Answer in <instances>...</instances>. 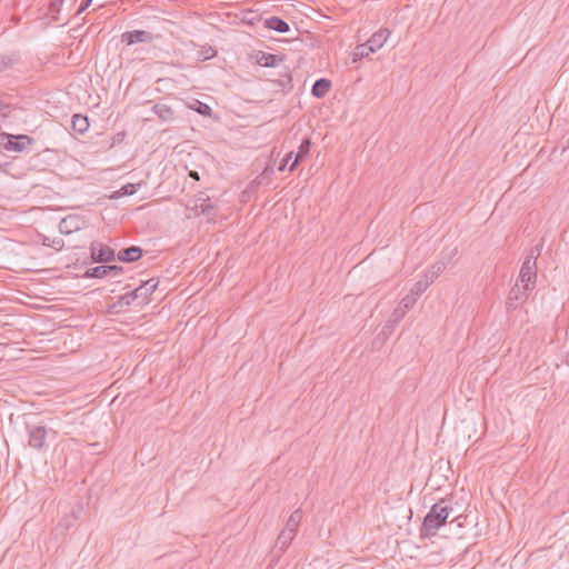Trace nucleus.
Masks as SVG:
<instances>
[{
	"label": "nucleus",
	"mask_w": 569,
	"mask_h": 569,
	"mask_svg": "<svg viewBox=\"0 0 569 569\" xmlns=\"http://www.w3.org/2000/svg\"><path fill=\"white\" fill-rule=\"evenodd\" d=\"M452 512L450 501L441 499L435 503L423 519L420 529L421 537L430 538L437 535L438 530L446 523Z\"/></svg>",
	"instance_id": "nucleus-1"
},
{
	"label": "nucleus",
	"mask_w": 569,
	"mask_h": 569,
	"mask_svg": "<svg viewBox=\"0 0 569 569\" xmlns=\"http://www.w3.org/2000/svg\"><path fill=\"white\" fill-rule=\"evenodd\" d=\"M302 520V510L296 509L288 518L284 528L277 538V545L281 550H286L292 542Z\"/></svg>",
	"instance_id": "nucleus-2"
},
{
	"label": "nucleus",
	"mask_w": 569,
	"mask_h": 569,
	"mask_svg": "<svg viewBox=\"0 0 569 569\" xmlns=\"http://www.w3.org/2000/svg\"><path fill=\"white\" fill-rule=\"evenodd\" d=\"M0 142L7 151L22 152L32 146L33 139L27 134L4 133L1 136Z\"/></svg>",
	"instance_id": "nucleus-3"
},
{
	"label": "nucleus",
	"mask_w": 569,
	"mask_h": 569,
	"mask_svg": "<svg viewBox=\"0 0 569 569\" xmlns=\"http://www.w3.org/2000/svg\"><path fill=\"white\" fill-rule=\"evenodd\" d=\"M537 280V264L535 262V256L529 254L520 268L518 282L525 284L527 289H533Z\"/></svg>",
	"instance_id": "nucleus-4"
},
{
	"label": "nucleus",
	"mask_w": 569,
	"mask_h": 569,
	"mask_svg": "<svg viewBox=\"0 0 569 569\" xmlns=\"http://www.w3.org/2000/svg\"><path fill=\"white\" fill-rule=\"evenodd\" d=\"M532 289H527L525 284L519 283L518 281L516 284L510 289L506 306L508 310H515L518 308L519 305L525 302L529 296V292Z\"/></svg>",
	"instance_id": "nucleus-5"
},
{
	"label": "nucleus",
	"mask_w": 569,
	"mask_h": 569,
	"mask_svg": "<svg viewBox=\"0 0 569 569\" xmlns=\"http://www.w3.org/2000/svg\"><path fill=\"white\" fill-rule=\"evenodd\" d=\"M28 445L36 449L41 450L46 446L47 429L43 426L27 425Z\"/></svg>",
	"instance_id": "nucleus-6"
},
{
	"label": "nucleus",
	"mask_w": 569,
	"mask_h": 569,
	"mask_svg": "<svg viewBox=\"0 0 569 569\" xmlns=\"http://www.w3.org/2000/svg\"><path fill=\"white\" fill-rule=\"evenodd\" d=\"M90 254L93 262H111L116 258V253L112 248L98 241L91 242Z\"/></svg>",
	"instance_id": "nucleus-7"
},
{
	"label": "nucleus",
	"mask_w": 569,
	"mask_h": 569,
	"mask_svg": "<svg viewBox=\"0 0 569 569\" xmlns=\"http://www.w3.org/2000/svg\"><path fill=\"white\" fill-rule=\"evenodd\" d=\"M86 226V220L80 214H69L61 219L59 231L64 234L81 230Z\"/></svg>",
	"instance_id": "nucleus-8"
},
{
	"label": "nucleus",
	"mask_w": 569,
	"mask_h": 569,
	"mask_svg": "<svg viewBox=\"0 0 569 569\" xmlns=\"http://www.w3.org/2000/svg\"><path fill=\"white\" fill-rule=\"evenodd\" d=\"M415 305L416 301H413V298L408 296L403 297L399 306L391 312L388 319V325L392 328L396 327Z\"/></svg>",
	"instance_id": "nucleus-9"
},
{
	"label": "nucleus",
	"mask_w": 569,
	"mask_h": 569,
	"mask_svg": "<svg viewBox=\"0 0 569 569\" xmlns=\"http://www.w3.org/2000/svg\"><path fill=\"white\" fill-rule=\"evenodd\" d=\"M154 39V34L144 30H133L122 34V41L127 42L129 46L139 42H152Z\"/></svg>",
	"instance_id": "nucleus-10"
},
{
	"label": "nucleus",
	"mask_w": 569,
	"mask_h": 569,
	"mask_svg": "<svg viewBox=\"0 0 569 569\" xmlns=\"http://www.w3.org/2000/svg\"><path fill=\"white\" fill-rule=\"evenodd\" d=\"M388 37H389V30L380 29L379 31L375 32L368 39L367 42H368L369 47L371 48V50L373 51V53L383 47Z\"/></svg>",
	"instance_id": "nucleus-11"
},
{
	"label": "nucleus",
	"mask_w": 569,
	"mask_h": 569,
	"mask_svg": "<svg viewBox=\"0 0 569 569\" xmlns=\"http://www.w3.org/2000/svg\"><path fill=\"white\" fill-rule=\"evenodd\" d=\"M447 263L442 260L431 264L422 274V278L428 280L429 284H432L435 280L446 270Z\"/></svg>",
	"instance_id": "nucleus-12"
},
{
	"label": "nucleus",
	"mask_w": 569,
	"mask_h": 569,
	"mask_svg": "<svg viewBox=\"0 0 569 569\" xmlns=\"http://www.w3.org/2000/svg\"><path fill=\"white\" fill-rule=\"evenodd\" d=\"M142 256V249L137 246L122 249L118 252V259L123 262H134Z\"/></svg>",
	"instance_id": "nucleus-13"
},
{
	"label": "nucleus",
	"mask_w": 569,
	"mask_h": 569,
	"mask_svg": "<svg viewBox=\"0 0 569 569\" xmlns=\"http://www.w3.org/2000/svg\"><path fill=\"white\" fill-rule=\"evenodd\" d=\"M330 88H331L330 80L321 78V79H318L315 81V83L311 88V93L316 98H323L325 96H327Z\"/></svg>",
	"instance_id": "nucleus-14"
},
{
	"label": "nucleus",
	"mask_w": 569,
	"mask_h": 569,
	"mask_svg": "<svg viewBox=\"0 0 569 569\" xmlns=\"http://www.w3.org/2000/svg\"><path fill=\"white\" fill-rule=\"evenodd\" d=\"M264 26L268 29L274 30L280 33H286L290 29L289 24L283 19H281L279 17H270V18L266 19Z\"/></svg>",
	"instance_id": "nucleus-15"
},
{
	"label": "nucleus",
	"mask_w": 569,
	"mask_h": 569,
	"mask_svg": "<svg viewBox=\"0 0 569 569\" xmlns=\"http://www.w3.org/2000/svg\"><path fill=\"white\" fill-rule=\"evenodd\" d=\"M311 147V140L309 138H306L302 140V142L299 146L298 152L295 156V160L289 166V170L293 171L299 163L300 160H302L309 152Z\"/></svg>",
	"instance_id": "nucleus-16"
},
{
	"label": "nucleus",
	"mask_w": 569,
	"mask_h": 569,
	"mask_svg": "<svg viewBox=\"0 0 569 569\" xmlns=\"http://www.w3.org/2000/svg\"><path fill=\"white\" fill-rule=\"evenodd\" d=\"M152 111L159 117V119L163 122H169L173 119L172 109L164 103H156L152 107Z\"/></svg>",
	"instance_id": "nucleus-17"
},
{
	"label": "nucleus",
	"mask_w": 569,
	"mask_h": 569,
	"mask_svg": "<svg viewBox=\"0 0 569 569\" xmlns=\"http://www.w3.org/2000/svg\"><path fill=\"white\" fill-rule=\"evenodd\" d=\"M430 287L428 280L421 277L410 289L408 297L413 298V301H418L419 297Z\"/></svg>",
	"instance_id": "nucleus-18"
},
{
	"label": "nucleus",
	"mask_w": 569,
	"mask_h": 569,
	"mask_svg": "<svg viewBox=\"0 0 569 569\" xmlns=\"http://www.w3.org/2000/svg\"><path fill=\"white\" fill-rule=\"evenodd\" d=\"M139 292L141 290H133L131 292H128L119 298L117 302L112 305V309H121L123 307L130 306L136 299L139 298Z\"/></svg>",
	"instance_id": "nucleus-19"
},
{
	"label": "nucleus",
	"mask_w": 569,
	"mask_h": 569,
	"mask_svg": "<svg viewBox=\"0 0 569 569\" xmlns=\"http://www.w3.org/2000/svg\"><path fill=\"white\" fill-rule=\"evenodd\" d=\"M71 124L72 129L78 133H84L89 128L88 118L82 114H73Z\"/></svg>",
	"instance_id": "nucleus-20"
},
{
	"label": "nucleus",
	"mask_w": 569,
	"mask_h": 569,
	"mask_svg": "<svg viewBox=\"0 0 569 569\" xmlns=\"http://www.w3.org/2000/svg\"><path fill=\"white\" fill-rule=\"evenodd\" d=\"M157 286L158 283L154 282L153 279H150L140 287H138L136 290H141V292H139V297H142L143 300H147L148 296L151 295L157 289Z\"/></svg>",
	"instance_id": "nucleus-21"
},
{
	"label": "nucleus",
	"mask_w": 569,
	"mask_h": 569,
	"mask_svg": "<svg viewBox=\"0 0 569 569\" xmlns=\"http://www.w3.org/2000/svg\"><path fill=\"white\" fill-rule=\"evenodd\" d=\"M281 61L282 58L271 53H263L258 60V62L263 67H276Z\"/></svg>",
	"instance_id": "nucleus-22"
},
{
	"label": "nucleus",
	"mask_w": 569,
	"mask_h": 569,
	"mask_svg": "<svg viewBox=\"0 0 569 569\" xmlns=\"http://www.w3.org/2000/svg\"><path fill=\"white\" fill-rule=\"evenodd\" d=\"M86 277L88 278H106L109 277L107 266H98L94 268H90L86 271Z\"/></svg>",
	"instance_id": "nucleus-23"
},
{
	"label": "nucleus",
	"mask_w": 569,
	"mask_h": 569,
	"mask_svg": "<svg viewBox=\"0 0 569 569\" xmlns=\"http://www.w3.org/2000/svg\"><path fill=\"white\" fill-rule=\"evenodd\" d=\"M371 53H373V51L369 47L368 42L359 44V46L356 47L355 59L353 60L356 61L358 58L359 59L366 58V57H368Z\"/></svg>",
	"instance_id": "nucleus-24"
},
{
	"label": "nucleus",
	"mask_w": 569,
	"mask_h": 569,
	"mask_svg": "<svg viewBox=\"0 0 569 569\" xmlns=\"http://www.w3.org/2000/svg\"><path fill=\"white\" fill-rule=\"evenodd\" d=\"M191 108L197 111L199 114L208 117L211 114V107L204 102L196 100Z\"/></svg>",
	"instance_id": "nucleus-25"
},
{
	"label": "nucleus",
	"mask_w": 569,
	"mask_h": 569,
	"mask_svg": "<svg viewBox=\"0 0 569 569\" xmlns=\"http://www.w3.org/2000/svg\"><path fill=\"white\" fill-rule=\"evenodd\" d=\"M141 186V182L134 184V183H127L120 188L119 191H117L118 196H132L137 192V189Z\"/></svg>",
	"instance_id": "nucleus-26"
},
{
	"label": "nucleus",
	"mask_w": 569,
	"mask_h": 569,
	"mask_svg": "<svg viewBox=\"0 0 569 569\" xmlns=\"http://www.w3.org/2000/svg\"><path fill=\"white\" fill-rule=\"evenodd\" d=\"M199 208L200 212L210 219L216 216V208L211 203H201Z\"/></svg>",
	"instance_id": "nucleus-27"
},
{
	"label": "nucleus",
	"mask_w": 569,
	"mask_h": 569,
	"mask_svg": "<svg viewBox=\"0 0 569 569\" xmlns=\"http://www.w3.org/2000/svg\"><path fill=\"white\" fill-rule=\"evenodd\" d=\"M107 268H108V273L110 277H117L123 272V268L120 266L113 264V266H107Z\"/></svg>",
	"instance_id": "nucleus-28"
},
{
	"label": "nucleus",
	"mask_w": 569,
	"mask_h": 569,
	"mask_svg": "<svg viewBox=\"0 0 569 569\" xmlns=\"http://www.w3.org/2000/svg\"><path fill=\"white\" fill-rule=\"evenodd\" d=\"M43 244L49 246V247H53L56 249H61L62 246H63V240L62 239H53L51 241V243L44 241Z\"/></svg>",
	"instance_id": "nucleus-29"
},
{
	"label": "nucleus",
	"mask_w": 569,
	"mask_h": 569,
	"mask_svg": "<svg viewBox=\"0 0 569 569\" xmlns=\"http://www.w3.org/2000/svg\"><path fill=\"white\" fill-rule=\"evenodd\" d=\"M292 156H293V152H292V151H290V152H288V153H287V156H286V158H284V160H283V162H282V163L279 166V168H278V170H279V171H283V170L286 169V167H287V164L289 163V161H290V159L292 158Z\"/></svg>",
	"instance_id": "nucleus-30"
},
{
	"label": "nucleus",
	"mask_w": 569,
	"mask_h": 569,
	"mask_svg": "<svg viewBox=\"0 0 569 569\" xmlns=\"http://www.w3.org/2000/svg\"><path fill=\"white\" fill-rule=\"evenodd\" d=\"M91 3V0H86L81 6L80 8L78 9V13H81L82 11H84L89 4Z\"/></svg>",
	"instance_id": "nucleus-31"
},
{
	"label": "nucleus",
	"mask_w": 569,
	"mask_h": 569,
	"mask_svg": "<svg viewBox=\"0 0 569 569\" xmlns=\"http://www.w3.org/2000/svg\"><path fill=\"white\" fill-rule=\"evenodd\" d=\"M529 254H533L535 256V261L537 260V258L539 257L540 254V249L538 247H535L530 250V253Z\"/></svg>",
	"instance_id": "nucleus-32"
},
{
	"label": "nucleus",
	"mask_w": 569,
	"mask_h": 569,
	"mask_svg": "<svg viewBox=\"0 0 569 569\" xmlns=\"http://www.w3.org/2000/svg\"><path fill=\"white\" fill-rule=\"evenodd\" d=\"M189 177H191L194 180H199V173L197 171H190Z\"/></svg>",
	"instance_id": "nucleus-33"
}]
</instances>
